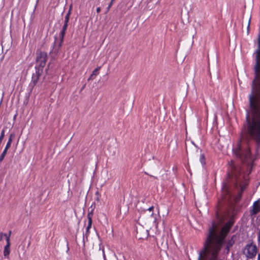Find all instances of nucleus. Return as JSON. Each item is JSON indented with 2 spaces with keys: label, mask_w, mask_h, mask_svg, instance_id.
I'll list each match as a JSON object with an SVG mask.
<instances>
[{
  "label": "nucleus",
  "mask_w": 260,
  "mask_h": 260,
  "mask_svg": "<svg viewBox=\"0 0 260 260\" xmlns=\"http://www.w3.org/2000/svg\"><path fill=\"white\" fill-rule=\"evenodd\" d=\"M225 237H207L203 249L199 252L198 260H221L219 251Z\"/></svg>",
  "instance_id": "obj_1"
},
{
  "label": "nucleus",
  "mask_w": 260,
  "mask_h": 260,
  "mask_svg": "<svg viewBox=\"0 0 260 260\" xmlns=\"http://www.w3.org/2000/svg\"><path fill=\"white\" fill-rule=\"evenodd\" d=\"M236 156L242 162L247 161L250 158V152L249 148L246 146L244 147L241 145V142L238 143L237 147L234 150Z\"/></svg>",
  "instance_id": "obj_2"
},
{
  "label": "nucleus",
  "mask_w": 260,
  "mask_h": 260,
  "mask_svg": "<svg viewBox=\"0 0 260 260\" xmlns=\"http://www.w3.org/2000/svg\"><path fill=\"white\" fill-rule=\"evenodd\" d=\"M257 246L252 243L247 244L243 250L244 254L249 258L255 257L257 253Z\"/></svg>",
  "instance_id": "obj_3"
},
{
  "label": "nucleus",
  "mask_w": 260,
  "mask_h": 260,
  "mask_svg": "<svg viewBox=\"0 0 260 260\" xmlns=\"http://www.w3.org/2000/svg\"><path fill=\"white\" fill-rule=\"evenodd\" d=\"M230 167H231V174L232 176L234 177L235 178V180L237 181L236 183V186L238 185V184H239V185L240 187L241 191L242 192L245 188V185H242L239 182L238 179L237 178V175L238 173H240L239 169L236 166L235 164V162L234 161L232 160L230 164Z\"/></svg>",
  "instance_id": "obj_4"
},
{
  "label": "nucleus",
  "mask_w": 260,
  "mask_h": 260,
  "mask_svg": "<svg viewBox=\"0 0 260 260\" xmlns=\"http://www.w3.org/2000/svg\"><path fill=\"white\" fill-rule=\"evenodd\" d=\"M47 60V54L46 52L40 51L37 53L36 61L41 70L45 67Z\"/></svg>",
  "instance_id": "obj_5"
},
{
  "label": "nucleus",
  "mask_w": 260,
  "mask_h": 260,
  "mask_svg": "<svg viewBox=\"0 0 260 260\" xmlns=\"http://www.w3.org/2000/svg\"><path fill=\"white\" fill-rule=\"evenodd\" d=\"M260 212V199L253 203L250 214L251 216L255 215Z\"/></svg>",
  "instance_id": "obj_6"
},
{
  "label": "nucleus",
  "mask_w": 260,
  "mask_h": 260,
  "mask_svg": "<svg viewBox=\"0 0 260 260\" xmlns=\"http://www.w3.org/2000/svg\"><path fill=\"white\" fill-rule=\"evenodd\" d=\"M68 21H64V24L62 27V29L60 32V34L59 35L60 37V41L59 42V47H61L63 42V38L66 34V31L67 30V27H68Z\"/></svg>",
  "instance_id": "obj_7"
},
{
  "label": "nucleus",
  "mask_w": 260,
  "mask_h": 260,
  "mask_svg": "<svg viewBox=\"0 0 260 260\" xmlns=\"http://www.w3.org/2000/svg\"><path fill=\"white\" fill-rule=\"evenodd\" d=\"M222 195L223 196V200L225 201H228L230 199V195L229 193V190L228 188V186L226 184H224L222 189Z\"/></svg>",
  "instance_id": "obj_8"
},
{
  "label": "nucleus",
  "mask_w": 260,
  "mask_h": 260,
  "mask_svg": "<svg viewBox=\"0 0 260 260\" xmlns=\"http://www.w3.org/2000/svg\"><path fill=\"white\" fill-rule=\"evenodd\" d=\"M101 69V67H97L95 69L93 70L92 74L90 76V77L88 78V80H93L94 79L95 77L99 75V70Z\"/></svg>",
  "instance_id": "obj_9"
},
{
  "label": "nucleus",
  "mask_w": 260,
  "mask_h": 260,
  "mask_svg": "<svg viewBox=\"0 0 260 260\" xmlns=\"http://www.w3.org/2000/svg\"><path fill=\"white\" fill-rule=\"evenodd\" d=\"M10 252V245L6 244L4 247V255L5 257L9 256Z\"/></svg>",
  "instance_id": "obj_10"
},
{
  "label": "nucleus",
  "mask_w": 260,
  "mask_h": 260,
  "mask_svg": "<svg viewBox=\"0 0 260 260\" xmlns=\"http://www.w3.org/2000/svg\"><path fill=\"white\" fill-rule=\"evenodd\" d=\"M14 137H15L14 133H12L10 135L8 141L6 144V146L10 147L11 143L13 141V139H14Z\"/></svg>",
  "instance_id": "obj_11"
},
{
  "label": "nucleus",
  "mask_w": 260,
  "mask_h": 260,
  "mask_svg": "<svg viewBox=\"0 0 260 260\" xmlns=\"http://www.w3.org/2000/svg\"><path fill=\"white\" fill-rule=\"evenodd\" d=\"M234 243V241L233 240V238H232L231 240H230L226 244V248L228 249H229V248L232 246V245Z\"/></svg>",
  "instance_id": "obj_12"
},
{
  "label": "nucleus",
  "mask_w": 260,
  "mask_h": 260,
  "mask_svg": "<svg viewBox=\"0 0 260 260\" xmlns=\"http://www.w3.org/2000/svg\"><path fill=\"white\" fill-rule=\"evenodd\" d=\"M71 8H70V9H69L68 12L67 13V14H66V15L65 16L64 21L69 22L70 16V14H71Z\"/></svg>",
  "instance_id": "obj_13"
},
{
  "label": "nucleus",
  "mask_w": 260,
  "mask_h": 260,
  "mask_svg": "<svg viewBox=\"0 0 260 260\" xmlns=\"http://www.w3.org/2000/svg\"><path fill=\"white\" fill-rule=\"evenodd\" d=\"M92 216H93V212H92V210L91 211H90L88 213V214H87L88 220L92 221Z\"/></svg>",
  "instance_id": "obj_14"
},
{
  "label": "nucleus",
  "mask_w": 260,
  "mask_h": 260,
  "mask_svg": "<svg viewBox=\"0 0 260 260\" xmlns=\"http://www.w3.org/2000/svg\"><path fill=\"white\" fill-rule=\"evenodd\" d=\"M92 221H89L88 220V225L86 227V233H88L89 232V229L91 228V225H92Z\"/></svg>",
  "instance_id": "obj_15"
},
{
  "label": "nucleus",
  "mask_w": 260,
  "mask_h": 260,
  "mask_svg": "<svg viewBox=\"0 0 260 260\" xmlns=\"http://www.w3.org/2000/svg\"><path fill=\"white\" fill-rule=\"evenodd\" d=\"M200 162L202 165H204L205 164V157L203 154L200 155Z\"/></svg>",
  "instance_id": "obj_16"
},
{
  "label": "nucleus",
  "mask_w": 260,
  "mask_h": 260,
  "mask_svg": "<svg viewBox=\"0 0 260 260\" xmlns=\"http://www.w3.org/2000/svg\"><path fill=\"white\" fill-rule=\"evenodd\" d=\"M4 237H6V241H7V244L11 245L10 241V236H8L7 235V236H4Z\"/></svg>",
  "instance_id": "obj_17"
},
{
  "label": "nucleus",
  "mask_w": 260,
  "mask_h": 260,
  "mask_svg": "<svg viewBox=\"0 0 260 260\" xmlns=\"http://www.w3.org/2000/svg\"><path fill=\"white\" fill-rule=\"evenodd\" d=\"M4 236H7L6 234H4L3 233H0V241H2Z\"/></svg>",
  "instance_id": "obj_18"
},
{
  "label": "nucleus",
  "mask_w": 260,
  "mask_h": 260,
  "mask_svg": "<svg viewBox=\"0 0 260 260\" xmlns=\"http://www.w3.org/2000/svg\"><path fill=\"white\" fill-rule=\"evenodd\" d=\"M39 75H37L36 78H35V77H33V82H34V84L35 85L37 83L38 79H39Z\"/></svg>",
  "instance_id": "obj_19"
},
{
  "label": "nucleus",
  "mask_w": 260,
  "mask_h": 260,
  "mask_svg": "<svg viewBox=\"0 0 260 260\" xmlns=\"http://www.w3.org/2000/svg\"><path fill=\"white\" fill-rule=\"evenodd\" d=\"M151 216L153 217V222L157 225V223L156 222V215H154L153 213H152L151 214Z\"/></svg>",
  "instance_id": "obj_20"
},
{
  "label": "nucleus",
  "mask_w": 260,
  "mask_h": 260,
  "mask_svg": "<svg viewBox=\"0 0 260 260\" xmlns=\"http://www.w3.org/2000/svg\"><path fill=\"white\" fill-rule=\"evenodd\" d=\"M6 155L4 154V153H2L1 155H0V162H2L3 159H4Z\"/></svg>",
  "instance_id": "obj_21"
},
{
  "label": "nucleus",
  "mask_w": 260,
  "mask_h": 260,
  "mask_svg": "<svg viewBox=\"0 0 260 260\" xmlns=\"http://www.w3.org/2000/svg\"><path fill=\"white\" fill-rule=\"evenodd\" d=\"M9 148H10V147H7V146H6V147H5V149H4V151H3V152L2 153H4V154H5V155H6L7 152V151H8V149H9Z\"/></svg>",
  "instance_id": "obj_22"
},
{
  "label": "nucleus",
  "mask_w": 260,
  "mask_h": 260,
  "mask_svg": "<svg viewBox=\"0 0 260 260\" xmlns=\"http://www.w3.org/2000/svg\"><path fill=\"white\" fill-rule=\"evenodd\" d=\"M9 148H10V147H7V146H6V147H5V149H4V151H3V152L2 153H4V154H5V155H6L7 152V151H8V149H9Z\"/></svg>",
  "instance_id": "obj_23"
},
{
  "label": "nucleus",
  "mask_w": 260,
  "mask_h": 260,
  "mask_svg": "<svg viewBox=\"0 0 260 260\" xmlns=\"http://www.w3.org/2000/svg\"><path fill=\"white\" fill-rule=\"evenodd\" d=\"M112 4H113V2H112V1H111V3L109 4L108 8H107V11H108L110 10L111 6L112 5Z\"/></svg>",
  "instance_id": "obj_24"
},
{
  "label": "nucleus",
  "mask_w": 260,
  "mask_h": 260,
  "mask_svg": "<svg viewBox=\"0 0 260 260\" xmlns=\"http://www.w3.org/2000/svg\"><path fill=\"white\" fill-rule=\"evenodd\" d=\"M153 209H154V207L151 206L148 209V210L151 212V211H153Z\"/></svg>",
  "instance_id": "obj_25"
},
{
  "label": "nucleus",
  "mask_w": 260,
  "mask_h": 260,
  "mask_svg": "<svg viewBox=\"0 0 260 260\" xmlns=\"http://www.w3.org/2000/svg\"><path fill=\"white\" fill-rule=\"evenodd\" d=\"M101 12V8L100 7H98L96 8V12L97 13H100Z\"/></svg>",
  "instance_id": "obj_26"
},
{
  "label": "nucleus",
  "mask_w": 260,
  "mask_h": 260,
  "mask_svg": "<svg viewBox=\"0 0 260 260\" xmlns=\"http://www.w3.org/2000/svg\"><path fill=\"white\" fill-rule=\"evenodd\" d=\"M257 260H260V252L258 254Z\"/></svg>",
  "instance_id": "obj_27"
},
{
  "label": "nucleus",
  "mask_w": 260,
  "mask_h": 260,
  "mask_svg": "<svg viewBox=\"0 0 260 260\" xmlns=\"http://www.w3.org/2000/svg\"><path fill=\"white\" fill-rule=\"evenodd\" d=\"M249 25H250V20H249V22H248V28H249Z\"/></svg>",
  "instance_id": "obj_28"
},
{
  "label": "nucleus",
  "mask_w": 260,
  "mask_h": 260,
  "mask_svg": "<svg viewBox=\"0 0 260 260\" xmlns=\"http://www.w3.org/2000/svg\"><path fill=\"white\" fill-rule=\"evenodd\" d=\"M11 234V231H10L9 232V234L8 236H9L10 237Z\"/></svg>",
  "instance_id": "obj_29"
},
{
  "label": "nucleus",
  "mask_w": 260,
  "mask_h": 260,
  "mask_svg": "<svg viewBox=\"0 0 260 260\" xmlns=\"http://www.w3.org/2000/svg\"><path fill=\"white\" fill-rule=\"evenodd\" d=\"M60 47H58V50H57V52H58V49H59V48H60Z\"/></svg>",
  "instance_id": "obj_30"
},
{
  "label": "nucleus",
  "mask_w": 260,
  "mask_h": 260,
  "mask_svg": "<svg viewBox=\"0 0 260 260\" xmlns=\"http://www.w3.org/2000/svg\"><path fill=\"white\" fill-rule=\"evenodd\" d=\"M114 1V0H112V2H113V1Z\"/></svg>",
  "instance_id": "obj_31"
}]
</instances>
